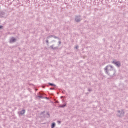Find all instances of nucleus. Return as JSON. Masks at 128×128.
Returning <instances> with one entry per match:
<instances>
[{"label": "nucleus", "instance_id": "nucleus-1", "mask_svg": "<svg viewBox=\"0 0 128 128\" xmlns=\"http://www.w3.org/2000/svg\"><path fill=\"white\" fill-rule=\"evenodd\" d=\"M104 70L106 74H108V76H110L111 78H114V76H116V70H114V66H112V65L108 64L104 68Z\"/></svg>", "mask_w": 128, "mask_h": 128}, {"label": "nucleus", "instance_id": "nucleus-2", "mask_svg": "<svg viewBox=\"0 0 128 128\" xmlns=\"http://www.w3.org/2000/svg\"><path fill=\"white\" fill-rule=\"evenodd\" d=\"M8 14L6 12H0V18H8Z\"/></svg>", "mask_w": 128, "mask_h": 128}, {"label": "nucleus", "instance_id": "nucleus-3", "mask_svg": "<svg viewBox=\"0 0 128 128\" xmlns=\"http://www.w3.org/2000/svg\"><path fill=\"white\" fill-rule=\"evenodd\" d=\"M117 114L116 115L118 116H120V118L124 116V110H118L117 111Z\"/></svg>", "mask_w": 128, "mask_h": 128}, {"label": "nucleus", "instance_id": "nucleus-4", "mask_svg": "<svg viewBox=\"0 0 128 128\" xmlns=\"http://www.w3.org/2000/svg\"><path fill=\"white\" fill-rule=\"evenodd\" d=\"M16 42V38L14 37H12L10 39L9 42H10V44H12L14 42Z\"/></svg>", "mask_w": 128, "mask_h": 128}, {"label": "nucleus", "instance_id": "nucleus-5", "mask_svg": "<svg viewBox=\"0 0 128 128\" xmlns=\"http://www.w3.org/2000/svg\"><path fill=\"white\" fill-rule=\"evenodd\" d=\"M82 18H80V16H75V22H80L82 20Z\"/></svg>", "mask_w": 128, "mask_h": 128}, {"label": "nucleus", "instance_id": "nucleus-6", "mask_svg": "<svg viewBox=\"0 0 128 128\" xmlns=\"http://www.w3.org/2000/svg\"><path fill=\"white\" fill-rule=\"evenodd\" d=\"M112 64H114L116 66H118V68H120V61H118V62L113 61L112 62Z\"/></svg>", "mask_w": 128, "mask_h": 128}, {"label": "nucleus", "instance_id": "nucleus-7", "mask_svg": "<svg viewBox=\"0 0 128 128\" xmlns=\"http://www.w3.org/2000/svg\"><path fill=\"white\" fill-rule=\"evenodd\" d=\"M50 48H52V50H58V46H54V44H53L52 45L50 46Z\"/></svg>", "mask_w": 128, "mask_h": 128}, {"label": "nucleus", "instance_id": "nucleus-8", "mask_svg": "<svg viewBox=\"0 0 128 128\" xmlns=\"http://www.w3.org/2000/svg\"><path fill=\"white\" fill-rule=\"evenodd\" d=\"M24 112H26V110H22L20 112V114H24Z\"/></svg>", "mask_w": 128, "mask_h": 128}, {"label": "nucleus", "instance_id": "nucleus-9", "mask_svg": "<svg viewBox=\"0 0 128 128\" xmlns=\"http://www.w3.org/2000/svg\"><path fill=\"white\" fill-rule=\"evenodd\" d=\"M54 126H56V123L54 122L52 123V124L51 126V128H54Z\"/></svg>", "mask_w": 128, "mask_h": 128}, {"label": "nucleus", "instance_id": "nucleus-10", "mask_svg": "<svg viewBox=\"0 0 128 128\" xmlns=\"http://www.w3.org/2000/svg\"><path fill=\"white\" fill-rule=\"evenodd\" d=\"M51 38H54V35H50L47 37L48 40Z\"/></svg>", "mask_w": 128, "mask_h": 128}, {"label": "nucleus", "instance_id": "nucleus-11", "mask_svg": "<svg viewBox=\"0 0 128 128\" xmlns=\"http://www.w3.org/2000/svg\"><path fill=\"white\" fill-rule=\"evenodd\" d=\"M48 84H50V86H56V85L55 84H54L52 83H48Z\"/></svg>", "mask_w": 128, "mask_h": 128}, {"label": "nucleus", "instance_id": "nucleus-12", "mask_svg": "<svg viewBox=\"0 0 128 128\" xmlns=\"http://www.w3.org/2000/svg\"><path fill=\"white\" fill-rule=\"evenodd\" d=\"M53 38H56L57 40H60V38H58V36H54Z\"/></svg>", "mask_w": 128, "mask_h": 128}, {"label": "nucleus", "instance_id": "nucleus-13", "mask_svg": "<svg viewBox=\"0 0 128 128\" xmlns=\"http://www.w3.org/2000/svg\"><path fill=\"white\" fill-rule=\"evenodd\" d=\"M38 98H44V97L40 95H38Z\"/></svg>", "mask_w": 128, "mask_h": 128}, {"label": "nucleus", "instance_id": "nucleus-14", "mask_svg": "<svg viewBox=\"0 0 128 128\" xmlns=\"http://www.w3.org/2000/svg\"><path fill=\"white\" fill-rule=\"evenodd\" d=\"M58 46H59L60 44H62V42H60V40L58 41Z\"/></svg>", "mask_w": 128, "mask_h": 128}, {"label": "nucleus", "instance_id": "nucleus-15", "mask_svg": "<svg viewBox=\"0 0 128 128\" xmlns=\"http://www.w3.org/2000/svg\"><path fill=\"white\" fill-rule=\"evenodd\" d=\"M64 106H66V104H63L61 106H60V108H64Z\"/></svg>", "mask_w": 128, "mask_h": 128}, {"label": "nucleus", "instance_id": "nucleus-16", "mask_svg": "<svg viewBox=\"0 0 128 128\" xmlns=\"http://www.w3.org/2000/svg\"><path fill=\"white\" fill-rule=\"evenodd\" d=\"M88 92H92V88H88Z\"/></svg>", "mask_w": 128, "mask_h": 128}, {"label": "nucleus", "instance_id": "nucleus-17", "mask_svg": "<svg viewBox=\"0 0 128 128\" xmlns=\"http://www.w3.org/2000/svg\"><path fill=\"white\" fill-rule=\"evenodd\" d=\"M51 42H56V40H52Z\"/></svg>", "mask_w": 128, "mask_h": 128}, {"label": "nucleus", "instance_id": "nucleus-18", "mask_svg": "<svg viewBox=\"0 0 128 128\" xmlns=\"http://www.w3.org/2000/svg\"><path fill=\"white\" fill-rule=\"evenodd\" d=\"M46 44H48V40H46Z\"/></svg>", "mask_w": 128, "mask_h": 128}, {"label": "nucleus", "instance_id": "nucleus-19", "mask_svg": "<svg viewBox=\"0 0 128 128\" xmlns=\"http://www.w3.org/2000/svg\"><path fill=\"white\" fill-rule=\"evenodd\" d=\"M58 124H60V121H58Z\"/></svg>", "mask_w": 128, "mask_h": 128}, {"label": "nucleus", "instance_id": "nucleus-20", "mask_svg": "<svg viewBox=\"0 0 128 128\" xmlns=\"http://www.w3.org/2000/svg\"><path fill=\"white\" fill-rule=\"evenodd\" d=\"M50 90H54V88H50Z\"/></svg>", "mask_w": 128, "mask_h": 128}, {"label": "nucleus", "instance_id": "nucleus-21", "mask_svg": "<svg viewBox=\"0 0 128 128\" xmlns=\"http://www.w3.org/2000/svg\"><path fill=\"white\" fill-rule=\"evenodd\" d=\"M0 28H2V26H0Z\"/></svg>", "mask_w": 128, "mask_h": 128}, {"label": "nucleus", "instance_id": "nucleus-22", "mask_svg": "<svg viewBox=\"0 0 128 128\" xmlns=\"http://www.w3.org/2000/svg\"><path fill=\"white\" fill-rule=\"evenodd\" d=\"M78 48V46H76V48Z\"/></svg>", "mask_w": 128, "mask_h": 128}, {"label": "nucleus", "instance_id": "nucleus-23", "mask_svg": "<svg viewBox=\"0 0 128 128\" xmlns=\"http://www.w3.org/2000/svg\"><path fill=\"white\" fill-rule=\"evenodd\" d=\"M46 98H47V99H48V97H46Z\"/></svg>", "mask_w": 128, "mask_h": 128}, {"label": "nucleus", "instance_id": "nucleus-24", "mask_svg": "<svg viewBox=\"0 0 128 128\" xmlns=\"http://www.w3.org/2000/svg\"><path fill=\"white\" fill-rule=\"evenodd\" d=\"M61 98H64V96H61Z\"/></svg>", "mask_w": 128, "mask_h": 128}, {"label": "nucleus", "instance_id": "nucleus-25", "mask_svg": "<svg viewBox=\"0 0 128 128\" xmlns=\"http://www.w3.org/2000/svg\"><path fill=\"white\" fill-rule=\"evenodd\" d=\"M43 88H44V86Z\"/></svg>", "mask_w": 128, "mask_h": 128}]
</instances>
